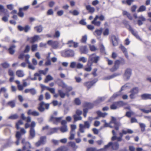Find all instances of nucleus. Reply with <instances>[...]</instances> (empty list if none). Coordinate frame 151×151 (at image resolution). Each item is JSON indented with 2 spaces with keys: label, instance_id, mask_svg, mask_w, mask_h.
<instances>
[{
  "label": "nucleus",
  "instance_id": "1",
  "mask_svg": "<svg viewBox=\"0 0 151 151\" xmlns=\"http://www.w3.org/2000/svg\"><path fill=\"white\" fill-rule=\"evenodd\" d=\"M99 57L96 56L95 54L91 55L89 56V58L88 61V65L92 64L93 63H97L99 60Z\"/></svg>",
  "mask_w": 151,
  "mask_h": 151
},
{
  "label": "nucleus",
  "instance_id": "2",
  "mask_svg": "<svg viewBox=\"0 0 151 151\" xmlns=\"http://www.w3.org/2000/svg\"><path fill=\"white\" fill-rule=\"evenodd\" d=\"M139 91V88L137 87H135L129 91L130 93L129 95L130 98L131 99L135 98L136 95L138 93Z\"/></svg>",
  "mask_w": 151,
  "mask_h": 151
},
{
  "label": "nucleus",
  "instance_id": "3",
  "mask_svg": "<svg viewBox=\"0 0 151 151\" xmlns=\"http://www.w3.org/2000/svg\"><path fill=\"white\" fill-rule=\"evenodd\" d=\"M49 106L50 104L48 103L45 104L43 101H42L40 104L38 109L40 112H43L45 111V109H48Z\"/></svg>",
  "mask_w": 151,
  "mask_h": 151
},
{
  "label": "nucleus",
  "instance_id": "4",
  "mask_svg": "<svg viewBox=\"0 0 151 151\" xmlns=\"http://www.w3.org/2000/svg\"><path fill=\"white\" fill-rule=\"evenodd\" d=\"M112 146V149L115 150H117L119 147V144L117 142L112 143L111 142H109L108 144L104 146V150L107 149L109 146Z\"/></svg>",
  "mask_w": 151,
  "mask_h": 151
},
{
  "label": "nucleus",
  "instance_id": "5",
  "mask_svg": "<svg viewBox=\"0 0 151 151\" xmlns=\"http://www.w3.org/2000/svg\"><path fill=\"white\" fill-rule=\"evenodd\" d=\"M47 44L55 49H57L59 47V42L57 41L48 40L47 42Z\"/></svg>",
  "mask_w": 151,
  "mask_h": 151
},
{
  "label": "nucleus",
  "instance_id": "6",
  "mask_svg": "<svg viewBox=\"0 0 151 151\" xmlns=\"http://www.w3.org/2000/svg\"><path fill=\"white\" fill-rule=\"evenodd\" d=\"M67 122L65 120H63L61 121V124L62 126L60 128V131L62 132H65L68 131V128L66 124Z\"/></svg>",
  "mask_w": 151,
  "mask_h": 151
},
{
  "label": "nucleus",
  "instance_id": "7",
  "mask_svg": "<svg viewBox=\"0 0 151 151\" xmlns=\"http://www.w3.org/2000/svg\"><path fill=\"white\" fill-rule=\"evenodd\" d=\"M131 70L130 69H127L125 71L124 76V78L125 80H128L131 75Z\"/></svg>",
  "mask_w": 151,
  "mask_h": 151
},
{
  "label": "nucleus",
  "instance_id": "8",
  "mask_svg": "<svg viewBox=\"0 0 151 151\" xmlns=\"http://www.w3.org/2000/svg\"><path fill=\"white\" fill-rule=\"evenodd\" d=\"M46 139V137L45 136L41 137L40 140L35 143V145L37 147H38L41 145L44 144L45 142Z\"/></svg>",
  "mask_w": 151,
  "mask_h": 151
},
{
  "label": "nucleus",
  "instance_id": "9",
  "mask_svg": "<svg viewBox=\"0 0 151 151\" xmlns=\"http://www.w3.org/2000/svg\"><path fill=\"white\" fill-rule=\"evenodd\" d=\"M97 81L98 79H95L92 81L86 82L84 83V85L88 88V89H89Z\"/></svg>",
  "mask_w": 151,
  "mask_h": 151
},
{
  "label": "nucleus",
  "instance_id": "10",
  "mask_svg": "<svg viewBox=\"0 0 151 151\" xmlns=\"http://www.w3.org/2000/svg\"><path fill=\"white\" fill-rule=\"evenodd\" d=\"M34 77L32 78L31 77V76H29L27 79H30L32 81H35L37 79V77H38V80L39 81H40L42 79V78L41 77V75H40L39 74H38L37 73H36L34 74Z\"/></svg>",
  "mask_w": 151,
  "mask_h": 151
},
{
  "label": "nucleus",
  "instance_id": "11",
  "mask_svg": "<svg viewBox=\"0 0 151 151\" xmlns=\"http://www.w3.org/2000/svg\"><path fill=\"white\" fill-rule=\"evenodd\" d=\"M118 38L117 36L114 35L111 36V41L114 46H116L118 44Z\"/></svg>",
  "mask_w": 151,
  "mask_h": 151
},
{
  "label": "nucleus",
  "instance_id": "12",
  "mask_svg": "<svg viewBox=\"0 0 151 151\" xmlns=\"http://www.w3.org/2000/svg\"><path fill=\"white\" fill-rule=\"evenodd\" d=\"M62 118V117H55L52 116H51L50 121L52 122L54 124H57L60 121Z\"/></svg>",
  "mask_w": 151,
  "mask_h": 151
},
{
  "label": "nucleus",
  "instance_id": "13",
  "mask_svg": "<svg viewBox=\"0 0 151 151\" xmlns=\"http://www.w3.org/2000/svg\"><path fill=\"white\" fill-rule=\"evenodd\" d=\"M40 40L41 38L40 36L38 35H35L33 37L30 38L29 40L31 43H33Z\"/></svg>",
  "mask_w": 151,
  "mask_h": 151
},
{
  "label": "nucleus",
  "instance_id": "14",
  "mask_svg": "<svg viewBox=\"0 0 151 151\" xmlns=\"http://www.w3.org/2000/svg\"><path fill=\"white\" fill-rule=\"evenodd\" d=\"M120 75V74L119 73H115L111 76H105L102 79L104 80H109L115 77L119 76Z\"/></svg>",
  "mask_w": 151,
  "mask_h": 151
},
{
  "label": "nucleus",
  "instance_id": "15",
  "mask_svg": "<svg viewBox=\"0 0 151 151\" xmlns=\"http://www.w3.org/2000/svg\"><path fill=\"white\" fill-rule=\"evenodd\" d=\"M84 128H85L84 127L83 125L82 124H80L79 131L77 132V135L78 137H81L80 133H84Z\"/></svg>",
  "mask_w": 151,
  "mask_h": 151
},
{
  "label": "nucleus",
  "instance_id": "16",
  "mask_svg": "<svg viewBox=\"0 0 151 151\" xmlns=\"http://www.w3.org/2000/svg\"><path fill=\"white\" fill-rule=\"evenodd\" d=\"M28 115H32L34 116H37L39 115V113L36 111H32L31 109H29L27 112Z\"/></svg>",
  "mask_w": 151,
  "mask_h": 151
},
{
  "label": "nucleus",
  "instance_id": "17",
  "mask_svg": "<svg viewBox=\"0 0 151 151\" xmlns=\"http://www.w3.org/2000/svg\"><path fill=\"white\" fill-rule=\"evenodd\" d=\"M139 19L138 20V24L139 26L143 24L142 21H144L146 20L145 18L142 15H141L138 17Z\"/></svg>",
  "mask_w": 151,
  "mask_h": 151
},
{
  "label": "nucleus",
  "instance_id": "18",
  "mask_svg": "<svg viewBox=\"0 0 151 151\" xmlns=\"http://www.w3.org/2000/svg\"><path fill=\"white\" fill-rule=\"evenodd\" d=\"M128 29L134 36L136 37L137 39L140 40V37L137 35V32H136L134 31L130 25H129Z\"/></svg>",
  "mask_w": 151,
  "mask_h": 151
},
{
  "label": "nucleus",
  "instance_id": "19",
  "mask_svg": "<svg viewBox=\"0 0 151 151\" xmlns=\"http://www.w3.org/2000/svg\"><path fill=\"white\" fill-rule=\"evenodd\" d=\"M86 8L88 11L89 12L91 13H93L95 10V8L93 7H91L90 5H86Z\"/></svg>",
  "mask_w": 151,
  "mask_h": 151
},
{
  "label": "nucleus",
  "instance_id": "20",
  "mask_svg": "<svg viewBox=\"0 0 151 151\" xmlns=\"http://www.w3.org/2000/svg\"><path fill=\"white\" fill-rule=\"evenodd\" d=\"M31 148L30 144L29 142H25V144L23 145L22 147V151H24L26 149H30Z\"/></svg>",
  "mask_w": 151,
  "mask_h": 151
},
{
  "label": "nucleus",
  "instance_id": "21",
  "mask_svg": "<svg viewBox=\"0 0 151 151\" xmlns=\"http://www.w3.org/2000/svg\"><path fill=\"white\" fill-rule=\"evenodd\" d=\"M21 137V134L19 132H17L16 134V137L17 138V141L15 143L17 145H18L19 144V141Z\"/></svg>",
  "mask_w": 151,
  "mask_h": 151
},
{
  "label": "nucleus",
  "instance_id": "22",
  "mask_svg": "<svg viewBox=\"0 0 151 151\" xmlns=\"http://www.w3.org/2000/svg\"><path fill=\"white\" fill-rule=\"evenodd\" d=\"M58 80L59 81L57 82V84L59 86L62 87L63 88H65L67 87V85L63 81L60 79H58Z\"/></svg>",
  "mask_w": 151,
  "mask_h": 151
},
{
  "label": "nucleus",
  "instance_id": "23",
  "mask_svg": "<svg viewBox=\"0 0 151 151\" xmlns=\"http://www.w3.org/2000/svg\"><path fill=\"white\" fill-rule=\"evenodd\" d=\"M98 18V17L97 16H96L95 18L92 22L91 23L92 24H94L95 26H99L100 25L101 23L100 21H96Z\"/></svg>",
  "mask_w": 151,
  "mask_h": 151
},
{
  "label": "nucleus",
  "instance_id": "24",
  "mask_svg": "<svg viewBox=\"0 0 151 151\" xmlns=\"http://www.w3.org/2000/svg\"><path fill=\"white\" fill-rule=\"evenodd\" d=\"M65 54L67 56H73L74 55V53L73 50H69L65 52Z\"/></svg>",
  "mask_w": 151,
  "mask_h": 151
},
{
  "label": "nucleus",
  "instance_id": "25",
  "mask_svg": "<svg viewBox=\"0 0 151 151\" xmlns=\"http://www.w3.org/2000/svg\"><path fill=\"white\" fill-rule=\"evenodd\" d=\"M80 51L81 54H86L88 50L86 46H82L80 47Z\"/></svg>",
  "mask_w": 151,
  "mask_h": 151
},
{
  "label": "nucleus",
  "instance_id": "26",
  "mask_svg": "<svg viewBox=\"0 0 151 151\" xmlns=\"http://www.w3.org/2000/svg\"><path fill=\"white\" fill-rule=\"evenodd\" d=\"M120 48L121 49L122 51L124 53L125 57L127 58H128L129 56L127 51V49L124 46L122 45H121Z\"/></svg>",
  "mask_w": 151,
  "mask_h": 151
},
{
  "label": "nucleus",
  "instance_id": "27",
  "mask_svg": "<svg viewBox=\"0 0 151 151\" xmlns=\"http://www.w3.org/2000/svg\"><path fill=\"white\" fill-rule=\"evenodd\" d=\"M3 14L4 16L2 18V20L4 22H6L8 20V18L9 17L8 12L3 13Z\"/></svg>",
  "mask_w": 151,
  "mask_h": 151
},
{
  "label": "nucleus",
  "instance_id": "28",
  "mask_svg": "<svg viewBox=\"0 0 151 151\" xmlns=\"http://www.w3.org/2000/svg\"><path fill=\"white\" fill-rule=\"evenodd\" d=\"M141 97L142 99L144 100L151 99V94H144L141 95Z\"/></svg>",
  "mask_w": 151,
  "mask_h": 151
},
{
  "label": "nucleus",
  "instance_id": "29",
  "mask_svg": "<svg viewBox=\"0 0 151 151\" xmlns=\"http://www.w3.org/2000/svg\"><path fill=\"white\" fill-rule=\"evenodd\" d=\"M96 113L99 117H104L106 116L107 115V113H102L100 111H97L96 112Z\"/></svg>",
  "mask_w": 151,
  "mask_h": 151
},
{
  "label": "nucleus",
  "instance_id": "30",
  "mask_svg": "<svg viewBox=\"0 0 151 151\" xmlns=\"http://www.w3.org/2000/svg\"><path fill=\"white\" fill-rule=\"evenodd\" d=\"M139 125L140 127L141 128V132H143L145 131L146 126L145 124L143 123L139 122Z\"/></svg>",
  "mask_w": 151,
  "mask_h": 151
},
{
  "label": "nucleus",
  "instance_id": "31",
  "mask_svg": "<svg viewBox=\"0 0 151 151\" xmlns=\"http://www.w3.org/2000/svg\"><path fill=\"white\" fill-rule=\"evenodd\" d=\"M16 75L19 77H22L24 76V74L23 71L21 70H18L16 73Z\"/></svg>",
  "mask_w": 151,
  "mask_h": 151
},
{
  "label": "nucleus",
  "instance_id": "32",
  "mask_svg": "<svg viewBox=\"0 0 151 151\" xmlns=\"http://www.w3.org/2000/svg\"><path fill=\"white\" fill-rule=\"evenodd\" d=\"M106 98L105 97L99 98L95 101V104H98L104 101Z\"/></svg>",
  "mask_w": 151,
  "mask_h": 151
},
{
  "label": "nucleus",
  "instance_id": "33",
  "mask_svg": "<svg viewBox=\"0 0 151 151\" xmlns=\"http://www.w3.org/2000/svg\"><path fill=\"white\" fill-rule=\"evenodd\" d=\"M30 135L31 138L34 137L35 135V132L34 129L31 128L30 130Z\"/></svg>",
  "mask_w": 151,
  "mask_h": 151
},
{
  "label": "nucleus",
  "instance_id": "34",
  "mask_svg": "<svg viewBox=\"0 0 151 151\" xmlns=\"http://www.w3.org/2000/svg\"><path fill=\"white\" fill-rule=\"evenodd\" d=\"M7 11L8 10L5 9L3 6L0 4V12L1 15H2L3 13L7 12Z\"/></svg>",
  "mask_w": 151,
  "mask_h": 151
},
{
  "label": "nucleus",
  "instance_id": "35",
  "mask_svg": "<svg viewBox=\"0 0 151 151\" xmlns=\"http://www.w3.org/2000/svg\"><path fill=\"white\" fill-rule=\"evenodd\" d=\"M123 132L124 134H132L133 133V131L130 129H127L125 130L123 129Z\"/></svg>",
  "mask_w": 151,
  "mask_h": 151
},
{
  "label": "nucleus",
  "instance_id": "36",
  "mask_svg": "<svg viewBox=\"0 0 151 151\" xmlns=\"http://www.w3.org/2000/svg\"><path fill=\"white\" fill-rule=\"evenodd\" d=\"M16 46L15 45H12L11 46L9 49V53L11 54H13L15 52L14 48Z\"/></svg>",
  "mask_w": 151,
  "mask_h": 151
},
{
  "label": "nucleus",
  "instance_id": "37",
  "mask_svg": "<svg viewBox=\"0 0 151 151\" xmlns=\"http://www.w3.org/2000/svg\"><path fill=\"white\" fill-rule=\"evenodd\" d=\"M111 123H113L114 125H120V124L119 123L117 122L116 121V118L114 117H111V120L110 122Z\"/></svg>",
  "mask_w": 151,
  "mask_h": 151
},
{
  "label": "nucleus",
  "instance_id": "38",
  "mask_svg": "<svg viewBox=\"0 0 151 151\" xmlns=\"http://www.w3.org/2000/svg\"><path fill=\"white\" fill-rule=\"evenodd\" d=\"M104 150L103 148L101 149L100 150H97L95 147H90L86 149V151H99Z\"/></svg>",
  "mask_w": 151,
  "mask_h": 151
},
{
  "label": "nucleus",
  "instance_id": "39",
  "mask_svg": "<svg viewBox=\"0 0 151 151\" xmlns=\"http://www.w3.org/2000/svg\"><path fill=\"white\" fill-rule=\"evenodd\" d=\"M59 128H52L50 129V132L48 133V134L50 135L56 132L59 129Z\"/></svg>",
  "mask_w": 151,
  "mask_h": 151
},
{
  "label": "nucleus",
  "instance_id": "40",
  "mask_svg": "<svg viewBox=\"0 0 151 151\" xmlns=\"http://www.w3.org/2000/svg\"><path fill=\"white\" fill-rule=\"evenodd\" d=\"M73 117L74 119V121L81 120L82 119V117L76 114H74L73 115Z\"/></svg>",
  "mask_w": 151,
  "mask_h": 151
},
{
  "label": "nucleus",
  "instance_id": "41",
  "mask_svg": "<svg viewBox=\"0 0 151 151\" xmlns=\"http://www.w3.org/2000/svg\"><path fill=\"white\" fill-rule=\"evenodd\" d=\"M7 104L12 108H13L15 106V101L13 100L9 101L8 102Z\"/></svg>",
  "mask_w": 151,
  "mask_h": 151
},
{
  "label": "nucleus",
  "instance_id": "42",
  "mask_svg": "<svg viewBox=\"0 0 151 151\" xmlns=\"http://www.w3.org/2000/svg\"><path fill=\"white\" fill-rule=\"evenodd\" d=\"M84 106L88 109H91L93 106V105L91 103H86L84 104Z\"/></svg>",
  "mask_w": 151,
  "mask_h": 151
},
{
  "label": "nucleus",
  "instance_id": "43",
  "mask_svg": "<svg viewBox=\"0 0 151 151\" xmlns=\"http://www.w3.org/2000/svg\"><path fill=\"white\" fill-rule=\"evenodd\" d=\"M53 80V77L50 75H47L45 80V82L47 83L49 81Z\"/></svg>",
  "mask_w": 151,
  "mask_h": 151
},
{
  "label": "nucleus",
  "instance_id": "44",
  "mask_svg": "<svg viewBox=\"0 0 151 151\" xmlns=\"http://www.w3.org/2000/svg\"><path fill=\"white\" fill-rule=\"evenodd\" d=\"M35 29L37 32H40L42 30V28L41 26H37L35 27Z\"/></svg>",
  "mask_w": 151,
  "mask_h": 151
},
{
  "label": "nucleus",
  "instance_id": "45",
  "mask_svg": "<svg viewBox=\"0 0 151 151\" xmlns=\"http://www.w3.org/2000/svg\"><path fill=\"white\" fill-rule=\"evenodd\" d=\"M58 93L59 95L61 98H63L65 97L66 95V93L63 92L62 90H59L58 91Z\"/></svg>",
  "mask_w": 151,
  "mask_h": 151
},
{
  "label": "nucleus",
  "instance_id": "46",
  "mask_svg": "<svg viewBox=\"0 0 151 151\" xmlns=\"http://www.w3.org/2000/svg\"><path fill=\"white\" fill-rule=\"evenodd\" d=\"M37 44H33L31 46V50L32 52H35L37 50Z\"/></svg>",
  "mask_w": 151,
  "mask_h": 151
},
{
  "label": "nucleus",
  "instance_id": "47",
  "mask_svg": "<svg viewBox=\"0 0 151 151\" xmlns=\"http://www.w3.org/2000/svg\"><path fill=\"white\" fill-rule=\"evenodd\" d=\"M121 95V92L119 91L118 92L115 93L111 97V99H114L117 97L120 96Z\"/></svg>",
  "mask_w": 151,
  "mask_h": 151
},
{
  "label": "nucleus",
  "instance_id": "48",
  "mask_svg": "<svg viewBox=\"0 0 151 151\" xmlns=\"http://www.w3.org/2000/svg\"><path fill=\"white\" fill-rule=\"evenodd\" d=\"M146 7L143 5L141 6L140 7L138 10H137L138 12H142L146 10Z\"/></svg>",
  "mask_w": 151,
  "mask_h": 151
},
{
  "label": "nucleus",
  "instance_id": "49",
  "mask_svg": "<svg viewBox=\"0 0 151 151\" xmlns=\"http://www.w3.org/2000/svg\"><path fill=\"white\" fill-rule=\"evenodd\" d=\"M134 113L133 111H130L127 112L126 113L125 116L129 118H130L131 117L132 115H134Z\"/></svg>",
  "mask_w": 151,
  "mask_h": 151
},
{
  "label": "nucleus",
  "instance_id": "50",
  "mask_svg": "<svg viewBox=\"0 0 151 151\" xmlns=\"http://www.w3.org/2000/svg\"><path fill=\"white\" fill-rule=\"evenodd\" d=\"M70 43H72V44H73V46L74 47H76L78 46V43L73 42L72 40L69 41L67 43V44H69Z\"/></svg>",
  "mask_w": 151,
  "mask_h": 151
},
{
  "label": "nucleus",
  "instance_id": "51",
  "mask_svg": "<svg viewBox=\"0 0 151 151\" xmlns=\"http://www.w3.org/2000/svg\"><path fill=\"white\" fill-rule=\"evenodd\" d=\"M19 16L20 17H23L24 16V13L22 12V9L21 8H19V11L18 14Z\"/></svg>",
  "mask_w": 151,
  "mask_h": 151
},
{
  "label": "nucleus",
  "instance_id": "52",
  "mask_svg": "<svg viewBox=\"0 0 151 151\" xmlns=\"http://www.w3.org/2000/svg\"><path fill=\"white\" fill-rule=\"evenodd\" d=\"M118 107V105L116 102L111 106L110 108L111 109H116Z\"/></svg>",
  "mask_w": 151,
  "mask_h": 151
},
{
  "label": "nucleus",
  "instance_id": "53",
  "mask_svg": "<svg viewBox=\"0 0 151 151\" xmlns=\"http://www.w3.org/2000/svg\"><path fill=\"white\" fill-rule=\"evenodd\" d=\"M1 65L4 68H6L9 66V64L6 62L1 63Z\"/></svg>",
  "mask_w": 151,
  "mask_h": 151
},
{
  "label": "nucleus",
  "instance_id": "54",
  "mask_svg": "<svg viewBox=\"0 0 151 151\" xmlns=\"http://www.w3.org/2000/svg\"><path fill=\"white\" fill-rule=\"evenodd\" d=\"M18 117V116L17 115L15 114L9 116L8 118L9 119H17Z\"/></svg>",
  "mask_w": 151,
  "mask_h": 151
},
{
  "label": "nucleus",
  "instance_id": "55",
  "mask_svg": "<svg viewBox=\"0 0 151 151\" xmlns=\"http://www.w3.org/2000/svg\"><path fill=\"white\" fill-rule=\"evenodd\" d=\"M84 127L85 128L89 129L90 127V124L88 121H85L84 122Z\"/></svg>",
  "mask_w": 151,
  "mask_h": 151
},
{
  "label": "nucleus",
  "instance_id": "56",
  "mask_svg": "<svg viewBox=\"0 0 151 151\" xmlns=\"http://www.w3.org/2000/svg\"><path fill=\"white\" fill-rule=\"evenodd\" d=\"M46 89L52 93L54 94L55 93V89L53 88H50L49 87H46Z\"/></svg>",
  "mask_w": 151,
  "mask_h": 151
},
{
  "label": "nucleus",
  "instance_id": "57",
  "mask_svg": "<svg viewBox=\"0 0 151 151\" xmlns=\"http://www.w3.org/2000/svg\"><path fill=\"white\" fill-rule=\"evenodd\" d=\"M23 124V122L21 120H19L16 124V127L17 129H19V126Z\"/></svg>",
  "mask_w": 151,
  "mask_h": 151
},
{
  "label": "nucleus",
  "instance_id": "58",
  "mask_svg": "<svg viewBox=\"0 0 151 151\" xmlns=\"http://www.w3.org/2000/svg\"><path fill=\"white\" fill-rule=\"evenodd\" d=\"M78 61H81L83 63H85L87 61V59L84 57H81L78 59Z\"/></svg>",
  "mask_w": 151,
  "mask_h": 151
},
{
  "label": "nucleus",
  "instance_id": "59",
  "mask_svg": "<svg viewBox=\"0 0 151 151\" xmlns=\"http://www.w3.org/2000/svg\"><path fill=\"white\" fill-rule=\"evenodd\" d=\"M92 65V64L90 65H88V63L87 64V66L88 67H86L85 68V70L86 71L89 72L90 71L92 70V68L91 66Z\"/></svg>",
  "mask_w": 151,
  "mask_h": 151
},
{
  "label": "nucleus",
  "instance_id": "60",
  "mask_svg": "<svg viewBox=\"0 0 151 151\" xmlns=\"http://www.w3.org/2000/svg\"><path fill=\"white\" fill-rule=\"evenodd\" d=\"M140 110L146 114H148L150 112H151V109L150 110H146L144 109H140Z\"/></svg>",
  "mask_w": 151,
  "mask_h": 151
},
{
  "label": "nucleus",
  "instance_id": "61",
  "mask_svg": "<svg viewBox=\"0 0 151 151\" xmlns=\"http://www.w3.org/2000/svg\"><path fill=\"white\" fill-rule=\"evenodd\" d=\"M90 50L92 51H95L97 50V48L94 45H89Z\"/></svg>",
  "mask_w": 151,
  "mask_h": 151
},
{
  "label": "nucleus",
  "instance_id": "62",
  "mask_svg": "<svg viewBox=\"0 0 151 151\" xmlns=\"http://www.w3.org/2000/svg\"><path fill=\"white\" fill-rule=\"evenodd\" d=\"M87 37L86 35L83 36L81 39V42L83 43H86L87 40Z\"/></svg>",
  "mask_w": 151,
  "mask_h": 151
},
{
  "label": "nucleus",
  "instance_id": "63",
  "mask_svg": "<svg viewBox=\"0 0 151 151\" xmlns=\"http://www.w3.org/2000/svg\"><path fill=\"white\" fill-rule=\"evenodd\" d=\"M75 132H73V131H70V136L69 137V139L70 140H72L74 139L75 136Z\"/></svg>",
  "mask_w": 151,
  "mask_h": 151
},
{
  "label": "nucleus",
  "instance_id": "64",
  "mask_svg": "<svg viewBox=\"0 0 151 151\" xmlns=\"http://www.w3.org/2000/svg\"><path fill=\"white\" fill-rule=\"evenodd\" d=\"M69 12L75 16L78 15L79 14L78 12L76 10H74L73 12L70 11Z\"/></svg>",
  "mask_w": 151,
  "mask_h": 151
}]
</instances>
